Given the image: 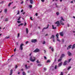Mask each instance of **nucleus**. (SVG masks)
Here are the masks:
<instances>
[{"label": "nucleus", "mask_w": 75, "mask_h": 75, "mask_svg": "<svg viewBox=\"0 0 75 75\" xmlns=\"http://www.w3.org/2000/svg\"><path fill=\"white\" fill-rule=\"evenodd\" d=\"M30 60L32 62H34L35 61V57L34 56H31L30 57Z\"/></svg>", "instance_id": "nucleus-1"}, {"label": "nucleus", "mask_w": 75, "mask_h": 75, "mask_svg": "<svg viewBox=\"0 0 75 75\" xmlns=\"http://www.w3.org/2000/svg\"><path fill=\"white\" fill-rule=\"evenodd\" d=\"M62 21H64V20L63 19V17H61V20L60 21H59V22L60 23V24L62 25H64V23H63Z\"/></svg>", "instance_id": "nucleus-2"}, {"label": "nucleus", "mask_w": 75, "mask_h": 75, "mask_svg": "<svg viewBox=\"0 0 75 75\" xmlns=\"http://www.w3.org/2000/svg\"><path fill=\"white\" fill-rule=\"evenodd\" d=\"M64 56L65 54H62L61 57H60V59L58 60V62H60V61H61V60H62V57H64Z\"/></svg>", "instance_id": "nucleus-3"}, {"label": "nucleus", "mask_w": 75, "mask_h": 75, "mask_svg": "<svg viewBox=\"0 0 75 75\" xmlns=\"http://www.w3.org/2000/svg\"><path fill=\"white\" fill-rule=\"evenodd\" d=\"M31 41L33 43H35L37 41V39H32L31 40Z\"/></svg>", "instance_id": "nucleus-4"}, {"label": "nucleus", "mask_w": 75, "mask_h": 75, "mask_svg": "<svg viewBox=\"0 0 75 75\" xmlns=\"http://www.w3.org/2000/svg\"><path fill=\"white\" fill-rule=\"evenodd\" d=\"M23 45H24V44H21L20 45V50H21V51H22V50H23Z\"/></svg>", "instance_id": "nucleus-5"}, {"label": "nucleus", "mask_w": 75, "mask_h": 75, "mask_svg": "<svg viewBox=\"0 0 75 75\" xmlns=\"http://www.w3.org/2000/svg\"><path fill=\"white\" fill-rule=\"evenodd\" d=\"M40 51V49H38V48L36 49L33 51L34 52H38Z\"/></svg>", "instance_id": "nucleus-6"}, {"label": "nucleus", "mask_w": 75, "mask_h": 75, "mask_svg": "<svg viewBox=\"0 0 75 75\" xmlns=\"http://www.w3.org/2000/svg\"><path fill=\"white\" fill-rule=\"evenodd\" d=\"M55 24H57V27H59V25H60V24L59 23V21H57L56 22H55Z\"/></svg>", "instance_id": "nucleus-7"}, {"label": "nucleus", "mask_w": 75, "mask_h": 75, "mask_svg": "<svg viewBox=\"0 0 75 75\" xmlns=\"http://www.w3.org/2000/svg\"><path fill=\"white\" fill-rule=\"evenodd\" d=\"M56 36L57 37V40L58 41H59V42L60 41V40L58 39V36H59V34L58 33H57L56 35Z\"/></svg>", "instance_id": "nucleus-8"}, {"label": "nucleus", "mask_w": 75, "mask_h": 75, "mask_svg": "<svg viewBox=\"0 0 75 75\" xmlns=\"http://www.w3.org/2000/svg\"><path fill=\"white\" fill-rule=\"evenodd\" d=\"M25 67L26 69H29V68H30V66L27 67V65L26 64H25Z\"/></svg>", "instance_id": "nucleus-9"}, {"label": "nucleus", "mask_w": 75, "mask_h": 75, "mask_svg": "<svg viewBox=\"0 0 75 75\" xmlns=\"http://www.w3.org/2000/svg\"><path fill=\"white\" fill-rule=\"evenodd\" d=\"M60 35H61V36H62V37L63 35H64V32H62L60 33Z\"/></svg>", "instance_id": "nucleus-10"}, {"label": "nucleus", "mask_w": 75, "mask_h": 75, "mask_svg": "<svg viewBox=\"0 0 75 75\" xmlns=\"http://www.w3.org/2000/svg\"><path fill=\"white\" fill-rule=\"evenodd\" d=\"M67 62H68L67 61H65L64 63V65H67Z\"/></svg>", "instance_id": "nucleus-11"}, {"label": "nucleus", "mask_w": 75, "mask_h": 75, "mask_svg": "<svg viewBox=\"0 0 75 75\" xmlns=\"http://www.w3.org/2000/svg\"><path fill=\"white\" fill-rule=\"evenodd\" d=\"M49 48H50V49H51L52 51V52H53V51H54V48H53V47H50Z\"/></svg>", "instance_id": "nucleus-12"}, {"label": "nucleus", "mask_w": 75, "mask_h": 75, "mask_svg": "<svg viewBox=\"0 0 75 75\" xmlns=\"http://www.w3.org/2000/svg\"><path fill=\"white\" fill-rule=\"evenodd\" d=\"M48 27H49V25H48L47 27V28H44L42 30V31H44V29H47V28H48Z\"/></svg>", "instance_id": "nucleus-13"}, {"label": "nucleus", "mask_w": 75, "mask_h": 75, "mask_svg": "<svg viewBox=\"0 0 75 75\" xmlns=\"http://www.w3.org/2000/svg\"><path fill=\"white\" fill-rule=\"evenodd\" d=\"M26 32L27 34H28V28H26Z\"/></svg>", "instance_id": "nucleus-14"}, {"label": "nucleus", "mask_w": 75, "mask_h": 75, "mask_svg": "<svg viewBox=\"0 0 75 75\" xmlns=\"http://www.w3.org/2000/svg\"><path fill=\"white\" fill-rule=\"evenodd\" d=\"M71 48V45H70L67 48V49L69 50V49H70V48Z\"/></svg>", "instance_id": "nucleus-15"}, {"label": "nucleus", "mask_w": 75, "mask_h": 75, "mask_svg": "<svg viewBox=\"0 0 75 75\" xmlns=\"http://www.w3.org/2000/svg\"><path fill=\"white\" fill-rule=\"evenodd\" d=\"M68 54L69 56H71V53L70 52L68 51Z\"/></svg>", "instance_id": "nucleus-16"}, {"label": "nucleus", "mask_w": 75, "mask_h": 75, "mask_svg": "<svg viewBox=\"0 0 75 75\" xmlns=\"http://www.w3.org/2000/svg\"><path fill=\"white\" fill-rule=\"evenodd\" d=\"M75 48V44H74L73 45V47H72V49L73 50Z\"/></svg>", "instance_id": "nucleus-17"}, {"label": "nucleus", "mask_w": 75, "mask_h": 75, "mask_svg": "<svg viewBox=\"0 0 75 75\" xmlns=\"http://www.w3.org/2000/svg\"><path fill=\"white\" fill-rule=\"evenodd\" d=\"M30 1V3L31 4H33V0H29Z\"/></svg>", "instance_id": "nucleus-18"}, {"label": "nucleus", "mask_w": 75, "mask_h": 75, "mask_svg": "<svg viewBox=\"0 0 75 75\" xmlns=\"http://www.w3.org/2000/svg\"><path fill=\"white\" fill-rule=\"evenodd\" d=\"M12 74H13V70H11V72L9 74V75H12Z\"/></svg>", "instance_id": "nucleus-19"}, {"label": "nucleus", "mask_w": 75, "mask_h": 75, "mask_svg": "<svg viewBox=\"0 0 75 75\" xmlns=\"http://www.w3.org/2000/svg\"><path fill=\"white\" fill-rule=\"evenodd\" d=\"M52 29H54L55 30L56 28V27H54V26L53 25H52Z\"/></svg>", "instance_id": "nucleus-20"}, {"label": "nucleus", "mask_w": 75, "mask_h": 75, "mask_svg": "<svg viewBox=\"0 0 75 75\" xmlns=\"http://www.w3.org/2000/svg\"><path fill=\"white\" fill-rule=\"evenodd\" d=\"M7 9H5L4 10V12L5 13H6V12H7Z\"/></svg>", "instance_id": "nucleus-21"}, {"label": "nucleus", "mask_w": 75, "mask_h": 75, "mask_svg": "<svg viewBox=\"0 0 75 75\" xmlns=\"http://www.w3.org/2000/svg\"><path fill=\"white\" fill-rule=\"evenodd\" d=\"M54 38V35H52L51 37L50 38Z\"/></svg>", "instance_id": "nucleus-22"}, {"label": "nucleus", "mask_w": 75, "mask_h": 75, "mask_svg": "<svg viewBox=\"0 0 75 75\" xmlns=\"http://www.w3.org/2000/svg\"><path fill=\"white\" fill-rule=\"evenodd\" d=\"M29 6L30 8H32V5H29Z\"/></svg>", "instance_id": "nucleus-23"}, {"label": "nucleus", "mask_w": 75, "mask_h": 75, "mask_svg": "<svg viewBox=\"0 0 75 75\" xmlns=\"http://www.w3.org/2000/svg\"><path fill=\"white\" fill-rule=\"evenodd\" d=\"M44 71H46L47 70V68H46L45 67H44Z\"/></svg>", "instance_id": "nucleus-24"}, {"label": "nucleus", "mask_w": 75, "mask_h": 75, "mask_svg": "<svg viewBox=\"0 0 75 75\" xmlns=\"http://www.w3.org/2000/svg\"><path fill=\"white\" fill-rule=\"evenodd\" d=\"M71 67H69L67 69V70H69V69H71Z\"/></svg>", "instance_id": "nucleus-25"}, {"label": "nucleus", "mask_w": 75, "mask_h": 75, "mask_svg": "<svg viewBox=\"0 0 75 75\" xmlns=\"http://www.w3.org/2000/svg\"><path fill=\"white\" fill-rule=\"evenodd\" d=\"M61 65H62V64H61V63H59V67H61Z\"/></svg>", "instance_id": "nucleus-26"}, {"label": "nucleus", "mask_w": 75, "mask_h": 75, "mask_svg": "<svg viewBox=\"0 0 75 75\" xmlns=\"http://www.w3.org/2000/svg\"><path fill=\"white\" fill-rule=\"evenodd\" d=\"M23 75H25V72H23Z\"/></svg>", "instance_id": "nucleus-27"}, {"label": "nucleus", "mask_w": 75, "mask_h": 75, "mask_svg": "<svg viewBox=\"0 0 75 75\" xmlns=\"http://www.w3.org/2000/svg\"><path fill=\"white\" fill-rule=\"evenodd\" d=\"M5 21H8V19L7 18H6L5 20Z\"/></svg>", "instance_id": "nucleus-28"}, {"label": "nucleus", "mask_w": 75, "mask_h": 75, "mask_svg": "<svg viewBox=\"0 0 75 75\" xmlns=\"http://www.w3.org/2000/svg\"><path fill=\"white\" fill-rule=\"evenodd\" d=\"M38 66L41 67V64H38Z\"/></svg>", "instance_id": "nucleus-29"}, {"label": "nucleus", "mask_w": 75, "mask_h": 75, "mask_svg": "<svg viewBox=\"0 0 75 75\" xmlns=\"http://www.w3.org/2000/svg\"><path fill=\"white\" fill-rule=\"evenodd\" d=\"M57 65L55 66V67H54V69H57Z\"/></svg>", "instance_id": "nucleus-30"}, {"label": "nucleus", "mask_w": 75, "mask_h": 75, "mask_svg": "<svg viewBox=\"0 0 75 75\" xmlns=\"http://www.w3.org/2000/svg\"><path fill=\"white\" fill-rule=\"evenodd\" d=\"M71 59H69V60L68 61V62H70V61H71Z\"/></svg>", "instance_id": "nucleus-31"}, {"label": "nucleus", "mask_w": 75, "mask_h": 75, "mask_svg": "<svg viewBox=\"0 0 75 75\" xmlns=\"http://www.w3.org/2000/svg\"><path fill=\"white\" fill-rule=\"evenodd\" d=\"M50 62V60H48L47 61V62Z\"/></svg>", "instance_id": "nucleus-32"}, {"label": "nucleus", "mask_w": 75, "mask_h": 75, "mask_svg": "<svg viewBox=\"0 0 75 75\" xmlns=\"http://www.w3.org/2000/svg\"><path fill=\"white\" fill-rule=\"evenodd\" d=\"M36 62H37V63H40V62H39V61H38V60H37V61H36Z\"/></svg>", "instance_id": "nucleus-33"}, {"label": "nucleus", "mask_w": 75, "mask_h": 75, "mask_svg": "<svg viewBox=\"0 0 75 75\" xmlns=\"http://www.w3.org/2000/svg\"><path fill=\"white\" fill-rule=\"evenodd\" d=\"M20 18H21V17H19L18 18V20H20Z\"/></svg>", "instance_id": "nucleus-34"}, {"label": "nucleus", "mask_w": 75, "mask_h": 75, "mask_svg": "<svg viewBox=\"0 0 75 75\" xmlns=\"http://www.w3.org/2000/svg\"><path fill=\"white\" fill-rule=\"evenodd\" d=\"M55 4L56 6V7H58V6L57 5V4H56V3H55Z\"/></svg>", "instance_id": "nucleus-35"}, {"label": "nucleus", "mask_w": 75, "mask_h": 75, "mask_svg": "<svg viewBox=\"0 0 75 75\" xmlns=\"http://www.w3.org/2000/svg\"><path fill=\"white\" fill-rule=\"evenodd\" d=\"M16 48H15L14 50V52H16Z\"/></svg>", "instance_id": "nucleus-36"}, {"label": "nucleus", "mask_w": 75, "mask_h": 75, "mask_svg": "<svg viewBox=\"0 0 75 75\" xmlns=\"http://www.w3.org/2000/svg\"><path fill=\"white\" fill-rule=\"evenodd\" d=\"M20 36V33H18V38L19 37V36Z\"/></svg>", "instance_id": "nucleus-37"}, {"label": "nucleus", "mask_w": 75, "mask_h": 75, "mask_svg": "<svg viewBox=\"0 0 75 75\" xmlns=\"http://www.w3.org/2000/svg\"><path fill=\"white\" fill-rule=\"evenodd\" d=\"M56 14L58 16V15H59V13L58 12H57L56 13Z\"/></svg>", "instance_id": "nucleus-38"}, {"label": "nucleus", "mask_w": 75, "mask_h": 75, "mask_svg": "<svg viewBox=\"0 0 75 75\" xmlns=\"http://www.w3.org/2000/svg\"><path fill=\"white\" fill-rule=\"evenodd\" d=\"M11 3H10L8 5V6H10L11 5Z\"/></svg>", "instance_id": "nucleus-39"}, {"label": "nucleus", "mask_w": 75, "mask_h": 75, "mask_svg": "<svg viewBox=\"0 0 75 75\" xmlns=\"http://www.w3.org/2000/svg\"><path fill=\"white\" fill-rule=\"evenodd\" d=\"M42 44H45V41H44L42 43Z\"/></svg>", "instance_id": "nucleus-40"}, {"label": "nucleus", "mask_w": 75, "mask_h": 75, "mask_svg": "<svg viewBox=\"0 0 75 75\" xmlns=\"http://www.w3.org/2000/svg\"><path fill=\"white\" fill-rule=\"evenodd\" d=\"M18 67H17V66L16 65L15 66V69H16L17 68H18Z\"/></svg>", "instance_id": "nucleus-41"}, {"label": "nucleus", "mask_w": 75, "mask_h": 75, "mask_svg": "<svg viewBox=\"0 0 75 75\" xmlns=\"http://www.w3.org/2000/svg\"><path fill=\"white\" fill-rule=\"evenodd\" d=\"M17 23H21V22H20V21H18Z\"/></svg>", "instance_id": "nucleus-42"}, {"label": "nucleus", "mask_w": 75, "mask_h": 75, "mask_svg": "<svg viewBox=\"0 0 75 75\" xmlns=\"http://www.w3.org/2000/svg\"><path fill=\"white\" fill-rule=\"evenodd\" d=\"M9 38V36H8V37H6L5 38L8 39V38Z\"/></svg>", "instance_id": "nucleus-43"}, {"label": "nucleus", "mask_w": 75, "mask_h": 75, "mask_svg": "<svg viewBox=\"0 0 75 75\" xmlns=\"http://www.w3.org/2000/svg\"><path fill=\"white\" fill-rule=\"evenodd\" d=\"M58 1V0H53V1Z\"/></svg>", "instance_id": "nucleus-44"}, {"label": "nucleus", "mask_w": 75, "mask_h": 75, "mask_svg": "<svg viewBox=\"0 0 75 75\" xmlns=\"http://www.w3.org/2000/svg\"><path fill=\"white\" fill-rule=\"evenodd\" d=\"M44 58L45 59H47V57H46L44 56Z\"/></svg>", "instance_id": "nucleus-45"}, {"label": "nucleus", "mask_w": 75, "mask_h": 75, "mask_svg": "<svg viewBox=\"0 0 75 75\" xmlns=\"http://www.w3.org/2000/svg\"><path fill=\"white\" fill-rule=\"evenodd\" d=\"M28 41H26L25 42V44H28Z\"/></svg>", "instance_id": "nucleus-46"}, {"label": "nucleus", "mask_w": 75, "mask_h": 75, "mask_svg": "<svg viewBox=\"0 0 75 75\" xmlns=\"http://www.w3.org/2000/svg\"><path fill=\"white\" fill-rule=\"evenodd\" d=\"M44 52L45 53H46V50H44Z\"/></svg>", "instance_id": "nucleus-47"}, {"label": "nucleus", "mask_w": 75, "mask_h": 75, "mask_svg": "<svg viewBox=\"0 0 75 75\" xmlns=\"http://www.w3.org/2000/svg\"><path fill=\"white\" fill-rule=\"evenodd\" d=\"M41 1L42 2H44V1H45V0H41Z\"/></svg>", "instance_id": "nucleus-48"}, {"label": "nucleus", "mask_w": 75, "mask_h": 75, "mask_svg": "<svg viewBox=\"0 0 75 75\" xmlns=\"http://www.w3.org/2000/svg\"><path fill=\"white\" fill-rule=\"evenodd\" d=\"M35 16H38V14H37V13H36Z\"/></svg>", "instance_id": "nucleus-49"}, {"label": "nucleus", "mask_w": 75, "mask_h": 75, "mask_svg": "<svg viewBox=\"0 0 75 75\" xmlns=\"http://www.w3.org/2000/svg\"><path fill=\"white\" fill-rule=\"evenodd\" d=\"M53 42H55V39H53Z\"/></svg>", "instance_id": "nucleus-50"}, {"label": "nucleus", "mask_w": 75, "mask_h": 75, "mask_svg": "<svg viewBox=\"0 0 75 75\" xmlns=\"http://www.w3.org/2000/svg\"><path fill=\"white\" fill-rule=\"evenodd\" d=\"M3 3V1H2L1 3H0V4H1V3Z\"/></svg>", "instance_id": "nucleus-51"}, {"label": "nucleus", "mask_w": 75, "mask_h": 75, "mask_svg": "<svg viewBox=\"0 0 75 75\" xmlns=\"http://www.w3.org/2000/svg\"><path fill=\"white\" fill-rule=\"evenodd\" d=\"M26 24H27L26 23H25L24 26L26 25Z\"/></svg>", "instance_id": "nucleus-52"}, {"label": "nucleus", "mask_w": 75, "mask_h": 75, "mask_svg": "<svg viewBox=\"0 0 75 75\" xmlns=\"http://www.w3.org/2000/svg\"><path fill=\"white\" fill-rule=\"evenodd\" d=\"M16 6H14V7L13 8L15 9V8H16Z\"/></svg>", "instance_id": "nucleus-53"}, {"label": "nucleus", "mask_w": 75, "mask_h": 75, "mask_svg": "<svg viewBox=\"0 0 75 75\" xmlns=\"http://www.w3.org/2000/svg\"><path fill=\"white\" fill-rule=\"evenodd\" d=\"M24 3V2L23 1H22V2H21V4H23Z\"/></svg>", "instance_id": "nucleus-54"}, {"label": "nucleus", "mask_w": 75, "mask_h": 75, "mask_svg": "<svg viewBox=\"0 0 75 75\" xmlns=\"http://www.w3.org/2000/svg\"><path fill=\"white\" fill-rule=\"evenodd\" d=\"M32 54V53H31L30 54V56H31V55Z\"/></svg>", "instance_id": "nucleus-55"}, {"label": "nucleus", "mask_w": 75, "mask_h": 75, "mask_svg": "<svg viewBox=\"0 0 75 75\" xmlns=\"http://www.w3.org/2000/svg\"><path fill=\"white\" fill-rule=\"evenodd\" d=\"M30 19H31V20H33V19H32V17H30Z\"/></svg>", "instance_id": "nucleus-56"}, {"label": "nucleus", "mask_w": 75, "mask_h": 75, "mask_svg": "<svg viewBox=\"0 0 75 75\" xmlns=\"http://www.w3.org/2000/svg\"><path fill=\"white\" fill-rule=\"evenodd\" d=\"M67 27H69V24H67Z\"/></svg>", "instance_id": "nucleus-57"}, {"label": "nucleus", "mask_w": 75, "mask_h": 75, "mask_svg": "<svg viewBox=\"0 0 75 75\" xmlns=\"http://www.w3.org/2000/svg\"><path fill=\"white\" fill-rule=\"evenodd\" d=\"M18 12L17 13V14H19V11H18Z\"/></svg>", "instance_id": "nucleus-58"}, {"label": "nucleus", "mask_w": 75, "mask_h": 75, "mask_svg": "<svg viewBox=\"0 0 75 75\" xmlns=\"http://www.w3.org/2000/svg\"><path fill=\"white\" fill-rule=\"evenodd\" d=\"M38 28H39V29H40V27L39 26V27H38Z\"/></svg>", "instance_id": "nucleus-59"}, {"label": "nucleus", "mask_w": 75, "mask_h": 75, "mask_svg": "<svg viewBox=\"0 0 75 75\" xmlns=\"http://www.w3.org/2000/svg\"><path fill=\"white\" fill-rule=\"evenodd\" d=\"M20 24L21 25H23V23H21Z\"/></svg>", "instance_id": "nucleus-60"}, {"label": "nucleus", "mask_w": 75, "mask_h": 75, "mask_svg": "<svg viewBox=\"0 0 75 75\" xmlns=\"http://www.w3.org/2000/svg\"><path fill=\"white\" fill-rule=\"evenodd\" d=\"M23 10H22L21 11V12H23Z\"/></svg>", "instance_id": "nucleus-61"}, {"label": "nucleus", "mask_w": 75, "mask_h": 75, "mask_svg": "<svg viewBox=\"0 0 75 75\" xmlns=\"http://www.w3.org/2000/svg\"><path fill=\"white\" fill-rule=\"evenodd\" d=\"M54 61H55H55H56V58H55V59Z\"/></svg>", "instance_id": "nucleus-62"}, {"label": "nucleus", "mask_w": 75, "mask_h": 75, "mask_svg": "<svg viewBox=\"0 0 75 75\" xmlns=\"http://www.w3.org/2000/svg\"><path fill=\"white\" fill-rule=\"evenodd\" d=\"M24 14H25V12H23V14L24 15Z\"/></svg>", "instance_id": "nucleus-63"}, {"label": "nucleus", "mask_w": 75, "mask_h": 75, "mask_svg": "<svg viewBox=\"0 0 75 75\" xmlns=\"http://www.w3.org/2000/svg\"><path fill=\"white\" fill-rule=\"evenodd\" d=\"M62 41L63 42H64V39H62Z\"/></svg>", "instance_id": "nucleus-64"}]
</instances>
